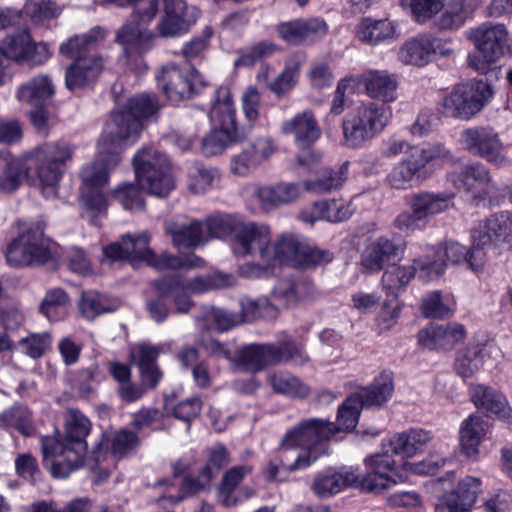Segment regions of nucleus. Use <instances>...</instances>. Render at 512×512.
<instances>
[{
	"instance_id": "52",
	"label": "nucleus",
	"mask_w": 512,
	"mask_h": 512,
	"mask_svg": "<svg viewBox=\"0 0 512 512\" xmlns=\"http://www.w3.org/2000/svg\"><path fill=\"white\" fill-rule=\"evenodd\" d=\"M0 425L17 430L19 433L30 436L34 427L31 412L22 405H13L0 414Z\"/></svg>"
},
{
	"instance_id": "53",
	"label": "nucleus",
	"mask_w": 512,
	"mask_h": 512,
	"mask_svg": "<svg viewBox=\"0 0 512 512\" xmlns=\"http://www.w3.org/2000/svg\"><path fill=\"white\" fill-rule=\"evenodd\" d=\"M420 272V267L413 261L412 265L392 266L384 272L382 276L383 289L393 295L403 289L415 276L416 271Z\"/></svg>"
},
{
	"instance_id": "26",
	"label": "nucleus",
	"mask_w": 512,
	"mask_h": 512,
	"mask_svg": "<svg viewBox=\"0 0 512 512\" xmlns=\"http://www.w3.org/2000/svg\"><path fill=\"white\" fill-rule=\"evenodd\" d=\"M164 228L178 249L196 248L208 242L203 223L186 216H177L166 221Z\"/></svg>"
},
{
	"instance_id": "15",
	"label": "nucleus",
	"mask_w": 512,
	"mask_h": 512,
	"mask_svg": "<svg viewBox=\"0 0 512 512\" xmlns=\"http://www.w3.org/2000/svg\"><path fill=\"white\" fill-rule=\"evenodd\" d=\"M137 181L142 189L157 197H166L174 187L171 167L165 155L149 148L133 159Z\"/></svg>"
},
{
	"instance_id": "7",
	"label": "nucleus",
	"mask_w": 512,
	"mask_h": 512,
	"mask_svg": "<svg viewBox=\"0 0 512 512\" xmlns=\"http://www.w3.org/2000/svg\"><path fill=\"white\" fill-rule=\"evenodd\" d=\"M102 137L98 141V153L94 161L82 166L79 172L81 179L80 203L88 211H102L106 208V197L103 188L107 185L109 171L118 165L120 161L119 153L127 146L117 145L114 138L107 151H103L100 145Z\"/></svg>"
},
{
	"instance_id": "28",
	"label": "nucleus",
	"mask_w": 512,
	"mask_h": 512,
	"mask_svg": "<svg viewBox=\"0 0 512 512\" xmlns=\"http://www.w3.org/2000/svg\"><path fill=\"white\" fill-rule=\"evenodd\" d=\"M281 132L285 135H293L295 145L303 149L312 145L321 136L318 121L311 110H304L284 121Z\"/></svg>"
},
{
	"instance_id": "8",
	"label": "nucleus",
	"mask_w": 512,
	"mask_h": 512,
	"mask_svg": "<svg viewBox=\"0 0 512 512\" xmlns=\"http://www.w3.org/2000/svg\"><path fill=\"white\" fill-rule=\"evenodd\" d=\"M390 117L389 107L373 101L362 102L343 118L345 144L352 148L364 146L385 129Z\"/></svg>"
},
{
	"instance_id": "17",
	"label": "nucleus",
	"mask_w": 512,
	"mask_h": 512,
	"mask_svg": "<svg viewBox=\"0 0 512 512\" xmlns=\"http://www.w3.org/2000/svg\"><path fill=\"white\" fill-rule=\"evenodd\" d=\"M223 101H218L212 116L219 118V128L211 131L202 141V152L207 156L221 154L236 138V117L233 101L227 89H223Z\"/></svg>"
},
{
	"instance_id": "58",
	"label": "nucleus",
	"mask_w": 512,
	"mask_h": 512,
	"mask_svg": "<svg viewBox=\"0 0 512 512\" xmlns=\"http://www.w3.org/2000/svg\"><path fill=\"white\" fill-rule=\"evenodd\" d=\"M471 13L472 8L467 0H450L438 24L442 29H456L464 24Z\"/></svg>"
},
{
	"instance_id": "31",
	"label": "nucleus",
	"mask_w": 512,
	"mask_h": 512,
	"mask_svg": "<svg viewBox=\"0 0 512 512\" xmlns=\"http://www.w3.org/2000/svg\"><path fill=\"white\" fill-rule=\"evenodd\" d=\"M351 215L352 209L347 201L343 199H324L316 201L310 208L302 210L300 218L309 224L319 220L338 223L349 219Z\"/></svg>"
},
{
	"instance_id": "39",
	"label": "nucleus",
	"mask_w": 512,
	"mask_h": 512,
	"mask_svg": "<svg viewBox=\"0 0 512 512\" xmlns=\"http://www.w3.org/2000/svg\"><path fill=\"white\" fill-rule=\"evenodd\" d=\"M451 199L452 195L446 193L421 192L411 197L409 205L410 209H415L427 224L431 217L449 209Z\"/></svg>"
},
{
	"instance_id": "64",
	"label": "nucleus",
	"mask_w": 512,
	"mask_h": 512,
	"mask_svg": "<svg viewBox=\"0 0 512 512\" xmlns=\"http://www.w3.org/2000/svg\"><path fill=\"white\" fill-rule=\"evenodd\" d=\"M422 310L426 317L444 318L452 315L454 309L447 298H442L439 291H433L423 298Z\"/></svg>"
},
{
	"instance_id": "9",
	"label": "nucleus",
	"mask_w": 512,
	"mask_h": 512,
	"mask_svg": "<svg viewBox=\"0 0 512 512\" xmlns=\"http://www.w3.org/2000/svg\"><path fill=\"white\" fill-rule=\"evenodd\" d=\"M467 35L476 48L468 56L469 66L480 73H486L510 51L508 31L503 24L484 23L470 29Z\"/></svg>"
},
{
	"instance_id": "40",
	"label": "nucleus",
	"mask_w": 512,
	"mask_h": 512,
	"mask_svg": "<svg viewBox=\"0 0 512 512\" xmlns=\"http://www.w3.org/2000/svg\"><path fill=\"white\" fill-rule=\"evenodd\" d=\"M105 37L100 27H94L83 35H75L60 45L59 52L68 58L86 57V53Z\"/></svg>"
},
{
	"instance_id": "45",
	"label": "nucleus",
	"mask_w": 512,
	"mask_h": 512,
	"mask_svg": "<svg viewBox=\"0 0 512 512\" xmlns=\"http://www.w3.org/2000/svg\"><path fill=\"white\" fill-rule=\"evenodd\" d=\"M412 154L427 178L431 175V171L429 169L431 165L440 164L451 159L450 150L438 142L415 146V148H412Z\"/></svg>"
},
{
	"instance_id": "4",
	"label": "nucleus",
	"mask_w": 512,
	"mask_h": 512,
	"mask_svg": "<svg viewBox=\"0 0 512 512\" xmlns=\"http://www.w3.org/2000/svg\"><path fill=\"white\" fill-rule=\"evenodd\" d=\"M74 153L75 146L63 140L36 147L25 168L27 181L40 188L46 198L55 197L66 166L72 161Z\"/></svg>"
},
{
	"instance_id": "41",
	"label": "nucleus",
	"mask_w": 512,
	"mask_h": 512,
	"mask_svg": "<svg viewBox=\"0 0 512 512\" xmlns=\"http://www.w3.org/2000/svg\"><path fill=\"white\" fill-rule=\"evenodd\" d=\"M313 287L306 282L281 283L272 293V299L278 305L291 308L310 299Z\"/></svg>"
},
{
	"instance_id": "49",
	"label": "nucleus",
	"mask_w": 512,
	"mask_h": 512,
	"mask_svg": "<svg viewBox=\"0 0 512 512\" xmlns=\"http://www.w3.org/2000/svg\"><path fill=\"white\" fill-rule=\"evenodd\" d=\"M79 309L86 319L92 320L103 313L115 311L117 304L107 296L90 290L82 293Z\"/></svg>"
},
{
	"instance_id": "25",
	"label": "nucleus",
	"mask_w": 512,
	"mask_h": 512,
	"mask_svg": "<svg viewBox=\"0 0 512 512\" xmlns=\"http://www.w3.org/2000/svg\"><path fill=\"white\" fill-rule=\"evenodd\" d=\"M405 244L401 240L379 237L367 245L361 255V267L365 272L376 273L385 264L403 254Z\"/></svg>"
},
{
	"instance_id": "3",
	"label": "nucleus",
	"mask_w": 512,
	"mask_h": 512,
	"mask_svg": "<svg viewBox=\"0 0 512 512\" xmlns=\"http://www.w3.org/2000/svg\"><path fill=\"white\" fill-rule=\"evenodd\" d=\"M90 421L78 410L68 411L66 434L62 441L42 438L44 461L51 460L50 471L55 478H66L83 463L87 450L85 441L90 432Z\"/></svg>"
},
{
	"instance_id": "6",
	"label": "nucleus",
	"mask_w": 512,
	"mask_h": 512,
	"mask_svg": "<svg viewBox=\"0 0 512 512\" xmlns=\"http://www.w3.org/2000/svg\"><path fill=\"white\" fill-rule=\"evenodd\" d=\"M150 239L147 231L135 236L127 234L122 236L119 241L104 247L103 254L111 261L128 260L133 265L145 262L158 271L199 267L203 264V260L196 255L181 257L163 253L156 256L149 248Z\"/></svg>"
},
{
	"instance_id": "11",
	"label": "nucleus",
	"mask_w": 512,
	"mask_h": 512,
	"mask_svg": "<svg viewBox=\"0 0 512 512\" xmlns=\"http://www.w3.org/2000/svg\"><path fill=\"white\" fill-rule=\"evenodd\" d=\"M492 95V87L486 81L461 83L443 97L438 110L447 117L469 120L485 107Z\"/></svg>"
},
{
	"instance_id": "36",
	"label": "nucleus",
	"mask_w": 512,
	"mask_h": 512,
	"mask_svg": "<svg viewBox=\"0 0 512 512\" xmlns=\"http://www.w3.org/2000/svg\"><path fill=\"white\" fill-rule=\"evenodd\" d=\"M489 432L488 422L481 416L473 414L463 420L460 426L459 439L462 452L468 458H476L479 446Z\"/></svg>"
},
{
	"instance_id": "20",
	"label": "nucleus",
	"mask_w": 512,
	"mask_h": 512,
	"mask_svg": "<svg viewBox=\"0 0 512 512\" xmlns=\"http://www.w3.org/2000/svg\"><path fill=\"white\" fill-rule=\"evenodd\" d=\"M464 147L472 154L484 158L495 166L507 163L504 146L497 132L489 127L466 129L461 134Z\"/></svg>"
},
{
	"instance_id": "34",
	"label": "nucleus",
	"mask_w": 512,
	"mask_h": 512,
	"mask_svg": "<svg viewBox=\"0 0 512 512\" xmlns=\"http://www.w3.org/2000/svg\"><path fill=\"white\" fill-rule=\"evenodd\" d=\"M303 241L293 234H283L275 242H270L265 263L276 267L290 265L297 267Z\"/></svg>"
},
{
	"instance_id": "33",
	"label": "nucleus",
	"mask_w": 512,
	"mask_h": 512,
	"mask_svg": "<svg viewBox=\"0 0 512 512\" xmlns=\"http://www.w3.org/2000/svg\"><path fill=\"white\" fill-rule=\"evenodd\" d=\"M103 65V58L97 54L77 58L66 70L67 88L72 90L94 82L102 72Z\"/></svg>"
},
{
	"instance_id": "43",
	"label": "nucleus",
	"mask_w": 512,
	"mask_h": 512,
	"mask_svg": "<svg viewBox=\"0 0 512 512\" xmlns=\"http://www.w3.org/2000/svg\"><path fill=\"white\" fill-rule=\"evenodd\" d=\"M269 383L276 393L293 398H306L311 393L309 385L286 371H278L269 376Z\"/></svg>"
},
{
	"instance_id": "30",
	"label": "nucleus",
	"mask_w": 512,
	"mask_h": 512,
	"mask_svg": "<svg viewBox=\"0 0 512 512\" xmlns=\"http://www.w3.org/2000/svg\"><path fill=\"white\" fill-rule=\"evenodd\" d=\"M470 394L472 402L478 409L495 415L507 424H512V409L503 394L484 385L472 386Z\"/></svg>"
},
{
	"instance_id": "18",
	"label": "nucleus",
	"mask_w": 512,
	"mask_h": 512,
	"mask_svg": "<svg viewBox=\"0 0 512 512\" xmlns=\"http://www.w3.org/2000/svg\"><path fill=\"white\" fill-rule=\"evenodd\" d=\"M448 179L456 189L466 192L477 205L498 191L489 169L480 162L464 165L460 172L450 173Z\"/></svg>"
},
{
	"instance_id": "51",
	"label": "nucleus",
	"mask_w": 512,
	"mask_h": 512,
	"mask_svg": "<svg viewBox=\"0 0 512 512\" xmlns=\"http://www.w3.org/2000/svg\"><path fill=\"white\" fill-rule=\"evenodd\" d=\"M155 287L158 293L173 296L177 311L180 313H187L193 305L190 300L191 294L183 287V280L178 277H168L157 281Z\"/></svg>"
},
{
	"instance_id": "32",
	"label": "nucleus",
	"mask_w": 512,
	"mask_h": 512,
	"mask_svg": "<svg viewBox=\"0 0 512 512\" xmlns=\"http://www.w3.org/2000/svg\"><path fill=\"white\" fill-rule=\"evenodd\" d=\"M357 39L367 45L377 46L398 38L396 24L388 19L363 18L356 27Z\"/></svg>"
},
{
	"instance_id": "5",
	"label": "nucleus",
	"mask_w": 512,
	"mask_h": 512,
	"mask_svg": "<svg viewBox=\"0 0 512 512\" xmlns=\"http://www.w3.org/2000/svg\"><path fill=\"white\" fill-rule=\"evenodd\" d=\"M160 110L159 102L154 95L139 94L131 97L126 105L112 114L102 134L101 149L109 150L114 144L130 146L140 136L142 121L154 117Z\"/></svg>"
},
{
	"instance_id": "35",
	"label": "nucleus",
	"mask_w": 512,
	"mask_h": 512,
	"mask_svg": "<svg viewBox=\"0 0 512 512\" xmlns=\"http://www.w3.org/2000/svg\"><path fill=\"white\" fill-rule=\"evenodd\" d=\"M256 195L261 208L271 211L296 201L301 195V187L298 183L280 182L258 188Z\"/></svg>"
},
{
	"instance_id": "44",
	"label": "nucleus",
	"mask_w": 512,
	"mask_h": 512,
	"mask_svg": "<svg viewBox=\"0 0 512 512\" xmlns=\"http://www.w3.org/2000/svg\"><path fill=\"white\" fill-rule=\"evenodd\" d=\"M303 63L302 56L293 55L285 64L282 72L269 83V89L278 97H284L299 80L300 69Z\"/></svg>"
},
{
	"instance_id": "37",
	"label": "nucleus",
	"mask_w": 512,
	"mask_h": 512,
	"mask_svg": "<svg viewBox=\"0 0 512 512\" xmlns=\"http://www.w3.org/2000/svg\"><path fill=\"white\" fill-rule=\"evenodd\" d=\"M432 437L429 432L424 430H409L407 432L394 435L389 441V450H386L389 456V451L396 455L404 457H412L421 451L430 441ZM384 454V452L382 453ZM391 460L392 457H390Z\"/></svg>"
},
{
	"instance_id": "21",
	"label": "nucleus",
	"mask_w": 512,
	"mask_h": 512,
	"mask_svg": "<svg viewBox=\"0 0 512 512\" xmlns=\"http://www.w3.org/2000/svg\"><path fill=\"white\" fill-rule=\"evenodd\" d=\"M452 52L450 40L419 35L400 47L398 58L405 65L423 67L430 63L435 55L447 56Z\"/></svg>"
},
{
	"instance_id": "29",
	"label": "nucleus",
	"mask_w": 512,
	"mask_h": 512,
	"mask_svg": "<svg viewBox=\"0 0 512 512\" xmlns=\"http://www.w3.org/2000/svg\"><path fill=\"white\" fill-rule=\"evenodd\" d=\"M426 179L427 176L410 153L392 166L386 176V183L393 190L405 191L418 187Z\"/></svg>"
},
{
	"instance_id": "14",
	"label": "nucleus",
	"mask_w": 512,
	"mask_h": 512,
	"mask_svg": "<svg viewBox=\"0 0 512 512\" xmlns=\"http://www.w3.org/2000/svg\"><path fill=\"white\" fill-rule=\"evenodd\" d=\"M51 257V241L39 222L26 225L6 250L7 263L13 267L43 264Z\"/></svg>"
},
{
	"instance_id": "16",
	"label": "nucleus",
	"mask_w": 512,
	"mask_h": 512,
	"mask_svg": "<svg viewBox=\"0 0 512 512\" xmlns=\"http://www.w3.org/2000/svg\"><path fill=\"white\" fill-rule=\"evenodd\" d=\"M158 86L167 98L178 103L191 98L206 83L203 77L188 63H167L156 74Z\"/></svg>"
},
{
	"instance_id": "60",
	"label": "nucleus",
	"mask_w": 512,
	"mask_h": 512,
	"mask_svg": "<svg viewBox=\"0 0 512 512\" xmlns=\"http://www.w3.org/2000/svg\"><path fill=\"white\" fill-rule=\"evenodd\" d=\"M277 50V45L269 41H261L254 45L241 50L240 56L235 60L234 65L240 66H252L257 61L270 57Z\"/></svg>"
},
{
	"instance_id": "62",
	"label": "nucleus",
	"mask_w": 512,
	"mask_h": 512,
	"mask_svg": "<svg viewBox=\"0 0 512 512\" xmlns=\"http://www.w3.org/2000/svg\"><path fill=\"white\" fill-rule=\"evenodd\" d=\"M51 336L49 333H32L29 336L22 338L17 347L21 352L32 359H38L51 346Z\"/></svg>"
},
{
	"instance_id": "22",
	"label": "nucleus",
	"mask_w": 512,
	"mask_h": 512,
	"mask_svg": "<svg viewBox=\"0 0 512 512\" xmlns=\"http://www.w3.org/2000/svg\"><path fill=\"white\" fill-rule=\"evenodd\" d=\"M335 434L332 422L323 419L311 418L300 422L288 430L283 436L287 442H292L306 454L320 456L318 445L330 439Z\"/></svg>"
},
{
	"instance_id": "10",
	"label": "nucleus",
	"mask_w": 512,
	"mask_h": 512,
	"mask_svg": "<svg viewBox=\"0 0 512 512\" xmlns=\"http://www.w3.org/2000/svg\"><path fill=\"white\" fill-rule=\"evenodd\" d=\"M394 390L393 378L390 373H382L374 383L359 392H356L343 402L338 409L335 434L340 431L353 430L359 419L363 407L381 406L392 395Z\"/></svg>"
},
{
	"instance_id": "1",
	"label": "nucleus",
	"mask_w": 512,
	"mask_h": 512,
	"mask_svg": "<svg viewBox=\"0 0 512 512\" xmlns=\"http://www.w3.org/2000/svg\"><path fill=\"white\" fill-rule=\"evenodd\" d=\"M107 2L120 7L134 6L130 20L116 32V42L127 54L150 49L157 35L163 38L183 35L192 25L183 19L164 13L156 26L157 34H155L149 29V25L159 11L158 0H107Z\"/></svg>"
},
{
	"instance_id": "46",
	"label": "nucleus",
	"mask_w": 512,
	"mask_h": 512,
	"mask_svg": "<svg viewBox=\"0 0 512 512\" xmlns=\"http://www.w3.org/2000/svg\"><path fill=\"white\" fill-rule=\"evenodd\" d=\"M32 38L27 31L5 37L0 42V53L16 62L31 58Z\"/></svg>"
},
{
	"instance_id": "42",
	"label": "nucleus",
	"mask_w": 512,
	"mask_h": 512,
	"mask_svg": "<svg viewBox=\"0 0 512 512\" xmlns=\"http://www.w3.org/2000/svg\"><path fill=\"white\" fill-rule=\"evenodd\" d=\"M485 346L481 343H470L456 358L455 370L462 378H470L477 373L484 363Z\"/></svg>"
},
{
	"instance_id": "55",
	"label": "nucleus",
	"mask_w": 512,
	"mask_h": 512,
	"mask_svg": "<svg viewBox=\"0 0 512 512\" xmlns=\"http://www.w3.org/2000/svg\"><path fill=\"white\" fill-rule=\"evenodd\" d=\"M241 220L230 215L209 218L204 225V232L208 236V241L212 238L234 240L236 230L239 228Z\"/></svg>"
},
{
	"instance_id": "13",
	"label": "nucleus",
	"mask_w": 512,
	"mask_h": 512,
	"mask_svg": "<svg viewBox=\"0 0 512 512\" xmlns=\"http://www.w3.org/2000/svg\"><path fill=\"white\" fill-rule=\"evenodd\" d=\"M437 260H432L429 256H421L415 259V263L420 267V278L424 281H430L441 276L447 263L459 265L466 263L473 270L482 267L485 260V252L482 248H476L472 243L471 248H467L456 241H448L437 249Z\"/></svg>"
},
{
	"instance_id": "59",
	"label": "nucleus",
	"mask_w": 512,
	"mask_h": 512,
	"mask_svg": "<svg viewBox=\"0 0 512 512\" xmlns=\"http://www.w3.org/2000/svg\"><path fill=\"white\" fill-rule=\"evenodd\" d=\"M401 4L417 22H426L443 9L444 0H401Z\"/></svg>"
},
{
	"instance_id": "12",
	"label": "nucleus",
	"mask_w": 512,
	"mask_h": 512,
	"mask_svg": "<svg viewBox=\"0 0 512 512\" xmlns=\"http://www.w3.org/2000/svg\"><path fill=\"white\" fill-rule=\"evenodd\" d=\"M307 360V355L289 338L279 345L251 344L245 346L239 349L237 355H234L232 363L243 370L257 372L267 365L289 361L296 365H303Z\"/></svg>"
},
{
	"instance_id": "56",
	"label": "nucleus",
	"mask_w": 512,
	"mask_h": 512,
	"mask_svg": "<svg viewBox=\"0 0 512 512\" xmlns=\"http://www.w3.org/2000/svg\"><path fill=\"white\" fill-rule=\"evenodd\" d=\"M69 297L60 288L49 290L41 304V312L51 321H59L67 315Z\"/></svg>"
},
{
	"instance_id": "48",
	"label": "nucleus",
	"mask_w": 512,
	"mask_h": 512,
	"mask_svg": "<svg viewBox=\"0 0 512 512\" xmlns=\"http://www.w3.org/2000/svg\"><path fill=\"white\" fill-rule=\"evenodd\" d=\"M276 455L282 462V468H286L288 471L307 468L318 459V455L306 454L292 444V442H287L284 437L281 440Z\"/></svg>"
},
{
	"instance_id": "54",
	"label": "nucleus",
	"mask_w": 512,
	"mask_h": 512,
	"mask_svg": "<svg viewBox=\"0 0 512 512\" xmlns=\"http://www.w3.org/2000/svg\"><path fill=\"white\" fill-rule=\"evenodd\" d=\"M236 284V279L231 274L217 272L208 277H197L183 281V287L192 295L203 293L211 289L229 288Z\"/></svg>"
},
{
	"instance_id": "38",
	"label": "nucleus",
	"mask_w": 512,
	"mask_h": 512,
	"mask_svg": "<svg viewBox=\"0 0 512 512\" xmlns=\"http://www.w3.org/2000/svg\"><path fill=\"white\" fill-rule=\"evenodd\" d=\"M54 95V85L47 75H38L19 87L17 99L32 107H41Z\"/></svg>"
},
{
	"instance_id": "19",
	"label": "nucleus",
	"mask_w": 512,
	"mask_h": 512,
	"mask_svg": "<svg viewBox=\"0 0 512 512\" xmlns=\"http://www.w3.org/2000/svg\"><path fill=\"white\" fill-rule=\"evenodd\" d=\"M272 238L271 229L264 223L253 221L240 222L231 249L237 257L258 254L260 261L265 262Z\"/></svg>"
},
{
	"instance_id": "61",
	"label": "nucleus",
	"mask_w": 512,
	"mask_h": 512,
	"mask_svg": "<svg viewBox=\"0 0 512 512\" xmlns=\"http://www.w3.org/2000/svg\"><path fill=\"white\" fill-rule=\"evenodd\" d=\"M24 174L25 170L19 161H5L0 173V192H15L21 186Z\"/></svg>"
},
{
	"instance_id": "24",
	"label": "nucleus",
	"mask_w": 512,
	"mask_h": 512,
	"mask_svg": "<svg viewBox=\"0 0 512 512\" xmlns=\"http://www.w3.org/2000/svg\"><path fill=\"white\" fill-rule=\"evenodd\" d=\"M356 84L364 87L368 97L381 103H392L398 98L399 78L387 70H367L355 77Z\"/></svg>"
},
{
	"instance_id": "57",
	"label": "nucleus",
	"mask_w": 512,
	"mask_h": 512,
	"mask_svg": "<svg viewBox=\"0 0 512 512\" xmlns=\"http://www.w3.org/2000/svg\"><path fill=\"white\" fill-rule=\"evenodd\" d=\"M347 178V167L342 166L337 170L327 169L323 176L317 180L304 182L305 189L314 193H326L340 188Z\"/></svg>"
},
{
	"instance_id": "47",
	"label": "nucleus",
	"mask_w": 512,
	"mask_h": 512,
	"mask_svg": "<svg viewBox=\"0 0 512 512\" xmlns=\"http://www.w3.org/2000/svg\"><path fill=\"white\" fill-rule=\"evenodd\" d=\"M251 471L252 468L248 465L235 466L226 471L223 475L218 495L219 501L224 506L232 507L237 505L240 500L234 495L235 489Z\"/></svg>"
},
{
	"instance_id": "50",
	"label": "nucleus",
	"mask_w": 512,
	"mask_h": 512,
	"mask_svg": "<svg viewBox=\"0 0 512 512\" xmlns=\"http://www.w3.org/2000/svg\"><path fill=\"white\" fill-rule=\"evenodd\" d=\"M218 170L202 164H194L188 173V188L194 194H203L213 189L219 182Z\"/></svg>"
},
{
	"instance_id": "2",
	"label": "nucleus",
	"mask_w": 512,
	"mask_h": 512,
	"mask_svg": "<svg viewBox=\"0 0 512 512\" xmlns=\"http://www.w3.org/2000/svg\"><path fill=\"white\" fill-rule=\"evenodd\" d=\"M365 464L370 471L363 476L352 468L320 472L314 479L312 489L319 497H327L349 486H361L365 490L375 491L388 488L391 481L405 479V475L395 472L394 463L387 453L367 457Z\"/></svg>"
},
{
	"instance_id": "23",
	"label": "nucleus",
	"mask_w": 512,
	"mask_h": 512,
	"mask_svg": "<svg viewBox=\"0 0 512 512\" xmlns=\"http://www.w3.org/2000/svg\"><path fill=\"white\" fill-rule=\"evenodd\" d=\"M512 238V213L500 211L487 217L471 231V241L476 248L485 249L507 242Z\"/></svg>"
},
{
	"instance_id": "63",
	"label": "nucleus",
	"mask_w": 512,
	"mask_h": 512,
	"mask_svg": "<svg viewBox=\"0 0 512 512\" xmlns=\"http://www.w3.org/2000/svg\"><path fill=\"white\" fill-rule=\"evenodd\" d=\"M203 318L207 325L219 331L229 330L243 322V318L240 315L214 307L206 309Z\"/></svg>"
},
{
	"instance_id": "27",
	"label": "nucleus",
	"mask_w": 512,
	"mask_h": 512,
	"mask_svg": "<svg viewBox=\"0 0 512 512\" xmlns=\"http://www.w3.org/2000/svg\"><path fill=\"white\" fill-rule=\"evenodd\" d=\"M466 337V330L460 323L445 325L431 324L418 333L419 343L431 350H450Z\"/></svg>"
}]
</instances>
